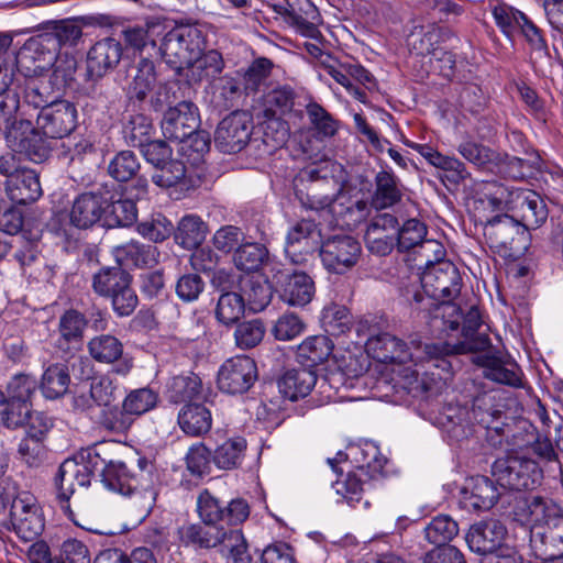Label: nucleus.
I'll return each mask as SVG.
<instances>
[{"label": "nucleus", "instance_id": "49530a36", "mask_svg": "<svg viewBox=\"0 0 563 563\" xmlns=\"http://www.w3.org/2000/svg\"><path fill=\"white\" fill-rule=\"evenodd\" d=\"M334 344L327 335L307 338L297 350L298 358L309 368L324 363L332 355Z\"/></svg>", "mask_w": 563, "mask_h": 563}, {"label": "nucleus", "instance_id": "2eb2a0df", "mask_svg": "<svg viewBox=\"0 0 563 563\" xmlns=\"http://www.w3.org/2000/svg\"><path fill=\"white\" fill-rule=\"evenodd\" d=\"M9 519L12 530L25 541H35L44 531L45 520L36 497L20 492L11 503Z\"/></svg>", "mask_w": 563, "mask_h": 563}, {"label": "nucleus", "instance_id": "aec40b11", "mask_svg": "<svg viewBox=\"0 0 563 563\" xmlns=\"http://www.w3.org/2000/svg\"><path fill=\"white\" fill-rule=\"evenodd\" d=\"M512 512L515 519L521 525L541 527L545 530L563 514V510L552 498L528 495L516 501Z\"/></svg>", "mask_w": 563, "mask_h": 563}, {"label": "nucleus", "instance_id": "4d7b16f0", "mask_svg": "<svg viewBox=\"0 0 563 563\" xmlns=\"http://www.w3.org/2000/svg\"><path fill=\"white\" fill-rule=\"evenodd\" d=\"M141 169V163L134 152L124 150L118 152L108 164V174L119 183L134 178Z\"/></svg>", "mask_w": 563, "mask_h": 563}, {"label": "nucleus", "instance_id": "8fccbe9b", "mask_svg": "<svg viewBox=\"0 0 563 563\" xmlns=\"http://www.w3.org/2000/svg\"><path fill=\"white\" fill-rule=\"evenodd\" d=\"M484 375L486 378L515 388L522 387L521 371L517 364H505L495 356H484Z\"/></svg>", "mask_w": 563, "mask_h": 563}, {"label": "nucleus", "instance_id": "79ce46f5", "mask_svg": "<svg viewBox=\"0 0 563 563\" xmlns=\"http://www.w3.org/2000/svg\"><path fill=\"white\" fill-rule=\"evenodd\" d=\"M201 393V378L191 372L172 377L166 385V397L173 404H190L199 399Z\"/></svg>", "mask_w": 563, "mask_h": 563}, {"label": "nucleus", "instance_id": "4c0bfd02", "mask_svg": "<svg viewBox=\"0 0 563 563\" xmlns=\"http://www.w3.org/2000/svg\"><path fill=\"white\" fill-rule=\"evenodd\" d=\"M5 192L18 205H29L42 196L38 175L32 169H22L20 175L5 181Z\"/></svg>", "mask_w": 563, "mask_h": 563}, {"label": "nucleus", "instance_id": "3c124183", "mask_svg": "<svg viewBox=\"0 0 563 563\" xmlns=\"http://www.w3.org/2000/svg\"><path fill=\"white\" fill-rule=\"evenodd\" d=\"M457 152L471 164L481 169L495 170L500 162V153L473 140H464L457 146Z\"/></svg>", "mask_w": 563, "mask_h": 563}, {"label": "nucleus", "instance_id": "a19ab883", "mask_svg": "<svg viewBox=\"0 0 563 563\" xmlns=\"http://www.w3.org/2000/svg\"><path fill=\"white\" fill-rule=\"evenodd\" d=\"M132 283V275L119 263L115 266H103L92 275L91 288L100 297L108 298Z\"/></svg>", "mask_w": 563, "mask_h": 563}, {"label": "nucleus", "instance_id": "338daca9", "mask_svg": "<svg viewBox=\"0 0 563 563\" xmlns=\"http://www.w3.org/2000/svg\"><path fill=\"white\" fill-rule=\"evenodd\" d=\"M306 113L312 130L321 137H331L338 131V121L321 104L310 101Z\"/></svg>", "mask_w": 563, "mask_h": 563}, {"label": "nucleus", "instance_id": "58836bf2", "mask_svg": "<svg viewBox=\"0 0 563 563\" xmlns=\"http://www.w3.org/2000/svg\"><path fill=\"white\" fill-rule=\"evenodd\" d=\"M103 207V227L129 228L137 220V207L132 198L114 199L107 192V203Z\"/></svg>", "mask_w": 563, "mask_h": 563}, {"label": "nucleus", "instance_id": "6e6552de", "mask_svg": "<svg viewBox=\"0 0 563 563\" xmlns=\"http://www.w3.org/2000/svg\"><path fill=\"white\" fill-rule=\"evenodd\" d=\"M109 322L106 310L92 303L86 312L78 309H66L58 319V346L67 350L70 344L79 345L85 338V330L89 327L95 332H104Z\"/></svg>", "mask_w": 563, "mask_h": 563}, {"label": "nucleus", "instance_id": "393cba45", "mask_svg": "<svg viewBox=\"0 0 563 563\" xmlns=\"http://www.w3.org/2000/svg\"><path fill=\"white\" fill-rule=\"evenodd\" d=\"M227 531L222 526L186 521L177 528L176 537L180 547L201 553L219 550Z\"/></svg>", "mask_w": 563, "mask_h": 563}, {"label": "nucleus", "instance_id": "603ef678", "mask_svg": "<svg viewBox=\"0 0 563 563\" xmlns=\"http://www.w3.org/2000/svg\"><path fill=\"white\" fill-rule=\"evenodd\" d=\"M269 278L271 274L266 280L251 277L243 282L241 286L242 296L245 299V303L247 302L252 310L261 311L271 302L274 287Z\"/></svg>", "mask_w": 563, "mask_h": 563}, {"label": "nucleus", "instance_id": "de8ad7c7", "mask_svg": "<svg viewBox=\"0 0 563 563\" xmlns=\"http://www.w3.org/2000/svg\"><path fill=\"white\" fill-rule=\"evenodd\" d=\"M70 384L68 367L55 363L47 366L42 375L40 390L46 399H58L64 396Z\"/></svg>", "mask_w": 563, "mask_h": 563}, {"label": "nucleus", "instance_id": "37998d69", "mask_svg": "<svg viewBox=\"0 0 563 563\" xmlns=\"http://www.w3.org/2000/svg\"><path fill=\"white\" fill-rule=\"evenodd\" d=\"M162 33L163 25L159 22L147 21L143 25L124 27L121 36L126 48L142 53L147 47L155 48Z\"/></svg>", "mask_w": 563, "mask_h": 563}, {"label": "nucleus", "instance_id": "13d9d810", "mask_svg": "<svg viewBox=\"0 0 563 563\" xmlns=\"http://www.w3.org/2000/svg\"><path fill=\"white\" fill-rule=\"evenodd\" d=\"M321 320L325 332L333 336L347 333L354 324L351 311L340 305L325 307Z\"/></svg>", "mask_w": 563, "mask_h": 563}, {"label": "nucleus", "instance_id": "052dcab7", "mask_svg": "<svg viewBox=\"0 0 563 563\" xmlns=\"http://www.w3.org/2000/svg\"><path fill=\"white\" fill-rule=\"evenodd\" d=\"M31 404H22L7 398L0 391V426L8 429H18L25 424L30 415Z\"/></svg>", "mask_w": 563, "mask_h": 563}, {"label": "nucleus", "instance_id": "1a4fd4ad", "mask_svg": "<svg viewBox=\"0 0 563 563\" xmlns=\"http://www.w3.org/2000/svg\"><path fill=\"white\" fill-rule=\"evenodd\" d=\"M122 55V43L113 37L99 40L88 49L85 80L90 84L91 98L100 100L103 97L102 86L98 82L117 68Z\"/></svg>", "mask_w": 563, "mask_h": 563}, {"label": "nucleus", "instance_id": "a211bd4d", "mask_svg": "<svg viewBox=\"0 0 563 563\" xmlns=\"http://www.w3.org/2000/svg\"><path fill=\"white\" fill-rule=\"evenodd\" d=\"M318 251L329 272L343 274L356 265L362 247L355 238L342 234L322 242Z\"/></svg>", "mask_w": 563, "mask_h": 563}, {"label": "nucleus", "instance_id": "a18cd8bd", "mask_svg": "<svg viewBox=\"0 0 563 563\" xmlns=\"http://www.w3.org/2000/svg\"><path fill=\"white\" fill-rule=\"evenodd\" d=\"M208 225L196 214H187L174 228L175 242L186 250L199 246L206 239Z\"/></svg>", "mask_w": 563, "mask_h": 563}, {"label": "nucleus", "instance_id": "c9c22d12", "mask_svg": "<svg viewBox=\"0 0 563 563\" xmlns=\"http://www.w3.org/2000/svg\"><path fill=\"white\" fill-rule=\"evenodd\" d=\"M316 384L317 375L307 366L287 369L277 382L280 394L291 401L308 396Z\"/></svg>", "mask_w": 563, "mask_h": 563}, {"label": "nucleus", "instance_id": "4be33fe9", "mask_svg": "<svg viewBox=\"0 0 563 563\" xmlns=\"http://www.w3.org/2000/svg\"><path fill=\"white\" fill-rule=\"evenodd\" d=\"M90 357L104 365H112V372L126 376L133 368V360L124 354L123 343L110 333L93 335L87 343Z\"/></svg>", "mask_w": 563, "mask_h": 563}, {"label": "nucleus", "instance_id": "412c9836", "mask_svg": "<svg viewBox=\"0 0 563 563\" xmlns=\"http://www.w3.org/2000/svg\"><path fill=\"white\" fill-rule=\"evenodd\" d=\"M484 235L492 249L498 251H519L526 247L525 229L508 213L488 219L484 225Z\"/></svg>", "mask_w": 563, "mask_h": 563}, {"label": "nucleus", "instance_id": "bb28decb", "mask_svg": "<svg viewBox=\"0 0 563 563\" xmlns=\"http://www.w3.org/2000/svg\"><path fill=\"white\" fill-rule=\"evenodd\" d=\"M104 203H107V192L103 190L78 195L69 212L70 224L80 230L90 229L97 223L103 225Z\"/></svg>", "mask_w": 563, "mask_h": 563}, {"label": "nucleus", "instance_id": "b1692460", "mask_svg": "<svg viewBox=\"0 0 563 563\" xmlns=\"http://www.w3.org/2000/svg\"><path fill=\"white\" fill-rule=\"evenodd\" d=\"M322 243L321 229L310 219H301L287 233L285 252L294 264L307 262Z\"/></svg>", "mask_w": 563, "mask_h": 563}, {"label": "nucleus", "instance_id": "39448f33", "mask_svg": "<svg viewBox=\"0 0 563 563\" xmlns=\"http://www.w3.org/2000/svg\"><path fill=\"white\" fill-rule=\"evenodd\" d=\"M92 460L88 459V448L82 450L73 459H66L58 467L54 477V485L57 490V499L60 508L76 525L74 512L69 506V499L76 490V487H88L91 478L96 474L92 466Z\"/></svg>", "mask_w": 563, "mask_h": 563}, {"label": "nucleus", "instance_id": "69168bd1", "mask_svg": "<svg viewBox=\"0 0 563 563\" xmlns=\"http://www.w3.org/2000/svg\"><path fill=\"white\" fill-rule=\"evenodd\" d=\"M225 504L213 496L208 489H203L197 498V512L200 521L219 526L221 521H225Z\"/></svg>", "mask_w": 563, "mask_h": 563}, {"label": "nucleus", "instance_id": "9d476101", "mask_svg": "<svg viewBox=\"0 0 563 563\" xmlns=\"http://www.w3.org/2000/svg\"><path fill=\"white\" fill-rule=\"evenodd\" d=\"M314 191V188H311V194H308L305 206L312 210L328 208L333 217L349 229L356 228L369 213L367 201L353 198L346 191L339 190L335 196L317 195Z\"/></svg>", "mask_w": 563, "mask_h": 563}, {"label": "nucleus", "instance_id": "f257e3e1", "mask_svg": "<svg viewBox=\"0 0 563 563\" xmlns=\"http://www.w3.org/2000/svg\"><path fill=\"white\" fill-rule=\"evenodd\" d=\"M111 442H99L88 448V459L92 460L96 473L101 482L111 490L123 495L131 494L139 488H147L153 484L155 466L146 457H139L136 466L129 467L126 463L114 459Z\"/></svg>", "mask_w": 563, "mask_h": 563}, {"label": "nucleus", "instance_id": "c756f323", "mask_svg": "<svg viewBox=\"0 0 563 563\" xmlns=\"http://www.w3.org/2000/svg\"><path fill=\"white\" fill-rule=\"evenodd\" d=\"M499 497L496 483L487 476L478 475L461 489L460 505L467 511H486L494 507Z\"/></svg>", "mask_w": 563, "mask_h": 563}, {"label": "nucleus", "instance_id": "f704fd0d", "mask_svg": "<svg viewBox=\"0 0 563 563\" xmlns=\"http://www.w3.org/2000/svg\"><path fill=\"white\" fill-rule=\"evenodd\" d=\"M404 191L405 186L393 172L379 170L374 178L371 206L376 210L391 208L401 202Z\"/></svg>", "mask_w": 563, "mask_h": 563}, {"label": "nucleus", "instance_id": "a878e982", "mask_svg": "<svg viewBox=\"0 0 563 563\" xmlns=\"http://www.w3.org/2000/svg\"><path fill=\"white\" fill-rule=\"evenodd\" d=\"M200 125L198 108L190 101L178 102L164 113L161 126L166 139L183 142Z\"/></svg>", "mask_w": 563, "mask_h": 563}, {"label": "nucleus", "instance_id": "7c9ffc66", "mask_svg": "<svg viewBox=\"0 0 563 563\" xmlns=\"http://www.w3.org/2000/svg\"><path fill=\"white\" fill-rule=\"evenodd\" d=\"M506 533V527L500 521L492 519L473 525L465 540L471 551L486 559L501 547Z\"/></svg>", "mask_w": 563, "mask_h": 563}, {"label": "nucleus", "instance_id": "774afa93", "mask_svg": "<svg viewBox=\"0 0 563 563\" xmlns=\"http://www.w3.org/2000/svg\"><path fill=\"white\" fill-rule=\"evenodd\" d=\"M219 551L222 554L228 553L231 563H253V559L249 553L247 542L239 529H229L227 531Z\"/></svg>", "mask_w": 563, "mask_h": 563}, {"label": "nucleus", "instance_id": "20e7f679", "mask_svg": "<svg viewBox=\"0 0 563 563\" xmlns=\"http://www.w3.org/2000/svg\"><path fill=\"white\" fill-rule=\"evenodd\" d=\"M206 47L203 32L196 24H176L159 44L162 59L177 74L190 68Z\"/></svg>", "mask_w": 563, "mask_h": 563}, {"label": "nucleus", "instance_id": "2f4dec72", "mask_svg": "<svg viewBox=\"0 0 563 563\" xmlns=\"http://www.w3.org/2000/svg\"><path fill=\"white\" fill-rule=\"evenodd\" d=\"M548 214L545 202L536 191L525 189L521 196H516L511 216L526 233L540 228L547 221Z\"/></svg>", "mask_w": 563, "mask_h": 563}, {"label": "nucleus", "instance_id": "9b49d317", "mask_svg": "<svg viewBox=\"0 0 563 563\" xmlns=\"http://www.w3.org/2000/svg\"><path fill=\"white\" fill-rule=\"evenodd\" d=\"M423 291L438 301H453L463 286L461 273L451 261L432 262L428 258L420 277Z\"/></svg>", "mask_w": 563, "mask_h": 563}, {"label": "nucleus", "instance_id": "bf43d9fd", "mask_svg": "<svg viewBox=\"0 0 563 563\" xmlns=\"http://www.w3.org/2000/svg\"><path fill=\"white\" fill-rule=\"evenodd\" d=\"M245 311V299L241 294L225 291L218 299L216 318L219 322L230 325L236 323Z\"/></svg>", "mask_w": 563, "mask_h": 563}, {"label": "nucleus", "instance_id": "f8f14e48", "mask_svg": "<svg viewBox=\"0 0 563 563\" xmlns=\"http://www.w3.org/2000/svg\"><path fill=\"white\" fill-rule=\"evenodd\" d=\"M496 25L509 38L520 34L534 51L549 53L548 42L543 31L523 12L508 4H497L493 8Z\"/></svg>", "mask_w": 563, "mask_h": 563}, {"label": "nucleus", "instance_id": "f03ea898", "mask_svg": "<svg viewBox=\"0 0 563 563\" xmlns=\"http://www.w3.org/2000/svg\"><path fill=\"white\" fill-rule=\"evenodd\" d=\"M462 340L456 343H426L424 352L429 360L434 361V367L443 372L452 371L451 358L457 355L482 352L490 347V339L486 333H479L482 317L477 307L472 306L462 317Z\"/></svg>", "mask_w": 563, "mask_h": 563}, {"label": "nucleus", "instance_id": "e2e57ef3", "mask_svg": "<svg viewBox=\"0 0 563 563\" xmlns=\"http://www.w3.org/2000/svg\"><path fill=\"white\" fill-rule=\"evenodd\" d=\"M397 232V247L399 252H408L413 249H419L426 241L427 227L418 219H408L404 224L396 230Z\"/></svg>", "mask_w": 563, "mask_h": 563}, {"label": "nucleus", "instance_id": "09e8293b", "mask_svg": "<svg viewBox=\"0 0 563 563\" xmlns=\"http://www.w3.org/2000/svg\"><path fill=\"white\" fill-rule=\"evenodd\" d=\"M269 260L268 249L258 242H242L233 253L234 266L242 272H257Z\"/></svg>", "mask_w": 563, "mask_h": 563}, {"label": "nucleus", "instance_id": "c03bdc74", "mask_svg": "<svg viewBox=\"0 0 563 563\" xmlns=\"http://www.w3.org/2000/svg\"><path fill=\"white\" fill-rule=\"evenodd\" d=\"M247 441L243 437L227 439L217 445L212 452V462L224 471H232L241 467L246 455Z\"/></svg>", "mask_w": 563, "mask_h": 563}, {"label": "nucleus", "instance_id": "4468645a", "mask_svg": "<svg viewBox=\"0 0 563 563\" xmlns=\"http://www.w3.org/2000/svg\"><path fill=\"white\" fill-rule=\"evenodd\" d=\"M269 273V282L274 290L287 305L305 307L312 300L316 291L314 282L305 272L291 271L274 264Z\"/></svg>", "mask_w": 563, "mask_h": 563}, {"label": "nucleus", "instance_id": "e433bc0d", "mask_svg": "<svg viewBox=\"0 0 563 563\" xmlns=\"http://www.w3.org/2000/svg\"><path fill=\"white\" fill-rule=\"evenodd\" d=\"M211 103L216 109L229 110L239 104L245 95L242 87V78L239 73L235 76L227 74L219 76L210 82Z\"/></svg>", "mask_w": 563, "mask_h": 563}, {"label": "nucleus", "instance_id": "ea45409f", "mask_svg": "<svg viewBox=\"0 0 563 563\" xmlns=\"http://www.w3.org/2000/svg\"><path fill=\"white\" fill-rule=\"evenodd\" d=\"M178 424L188 435H203L211 429V412L203 404H186L178 412Z\"/></svg>", "mask_w": 563, "mask_h": 563}, {"label": "nucleus", "instance_id": "5fc2aeb1", "mask_svg": "<svg viewBox=\"0 0 563 563\" xmlns=\"http://www.w3.org/2000/svg\"><path fill=\"white\" fill-rule=\"evenodd\" d=\"M426 539L437 547H446L459 534V525L449 515H438L424 527Z\"/></svg>", "mask_w": 563, "mask_h": 563}, {"label": "nucleus", "instance_id": "cd10ccee", "mask_svg": "<svg viewBox=\"0 0 563 563\" xmlns=\"http://www.w3.org/2000/svg\"><path fill=\"white\" fill-rule=\"evenodd\" d=\"M7 142L13 152L25 155L34 163L45 162L52 152L49 137L36 126L34 128L30 120V126L10 132L7 135Z\"/></svg>", "mask_w": 563, "mask_h": 563}, {"label": "nucleus", "instance_id": "72a5a7b5", "mask_svg": "<svg viewBox=\"0 0 563 563\" xmlns=\"http://www.w3.org/2000/svg\"><path fill=\"white\" fill-rule=\"evenodd\" d=\"M114 256L122 267L151 269L158 264L161 252L155 245L131 240L114 247Z\"/></svg>", "mask_w": 563, "mask_h": 563}, {"label": "nucleus", "instance_id": "0e129e2a", "mask_svg": "<svg viewBox=\"0 0 563 563\" xmlns=\"http://www.w3.org/2000/svg\"><path fill=\"white\" fill-rule=\"evenodd\" d=\"M296 93L289 86H282L268 91L264 96V113L267 118L284 115L291 111Z\"/></svg>", "mask_w": 563, "mask_h": 563}, {"label": "nucleus", "instance_id": "f3484780", "mask_svg": "<svg viewBox=\"0 0 563 563\" xmlns=\"http://www.w3.org/2000/svg\"><path fill=\"white\" fill-rule=\"evenodd\" d=\"M126 79L124 91L128 107H132L133 110L146 111L144 104L157 84L154 62L148 57H141L126 70Z\"/></svg>", "mask_w": 563, "mask_h": 563}, {"label": "nucleus", "instance_id": "5701e85b", "mask_svg": "<svg viewBox=\"0 0 563 563\" xmlns=\"http://www.w3.org/2000/svg\"><path fill=\"white\" fill-rule=\"evenodd\" d=\"M77 109L68 100H57L36 115V125L49 139L68 136L77 126Z\"/></svg>", "mask_w": 563, "mask_h": 563}, {"label": "nucleus", "instance_id": "6ab92c4d", "mask_svg": "<svg viewBox=\"0 0 563 563\" xmlns=\"http://www.w3.org/2000/svg\"><path fill=\"white\" fill-rule=\"evenodd\" d=\"M255 361L247 355L227 360L218 372V387L221 391L236 395L246 393L257 379Z\"/></svg>", "mask_w": 563, "mask_h": 563}, {"label": "nucleus", "instance_id": "dca6fc26", "mask_svg": "<svg viewBox=\"0 0 563 563\" xmlns=\"http://www.w3.org/2000/svg\"><path fill=\"white\" fill-rule=\"evenodd\" d=\"M253 128V119L249 112L233 111L218 124L214 144L222 153H239L251 142Z\"/></svg>", "mask_w": 563, "mask_h": 563}, {"label": "nucleus", "instance_id": "864d4df0", "mask_svg": "<svg viewBox=\"0 0 563 563\" xmlns=\"http://www.w3.org/2000/svg\"><path fill=\"white\" fill-rule=\"evenodd\" d=\"M21 109L20 101L15 95H0V135H10V132L30 126V120L18 119V111Z\"/></svg>", "mask_w": 563, "mask_h": 563}, {"label": "nucleus", "instance_id": "423d86ee", "mask_svg": "<svg viewBox=\"0 0 563 563\" xmlns=\"http://www.w3.org/2000/svg\"><path fill=\"white\" fill-rule=\"evenodd\" d=\"M409 338H412L409 343L410 345L389 333H379L367 340L366 351L380 363L405 364L424 361L434 367V361L429 360L427 356L424 352L426 344L419 339L420 336L412 334Z\"/></svg>", "mask_w": 563, "mask_h": 563}, {"label": "nucleus", "instance_id": "6e6d98bb", "mask_svg": "<svg viewBox=\"0 0 563 563\" xmlns=\"http://www.w3.org/2000/svg\"><path fill=\"white\" fill-rule=\"evenodd\" d=\"M154 126L152 120L144 113H136L130 117L123 126L125 143L132 147L140 148L152 140Z\"/></svg>", "mask_w": 563, "mask_h": 563}, {"label": "nucleus", "instance_id": "680f3d73", "mask_svg": "<svg viewBox=\"0 0 563 563\" xmlns=\"http://www.w3.org/2000/svg\"><path fill=\"white\" fill-rule=\"evenodd\" d=\"M523 190L525 189H510L500 183L492 181L485 184L484 197L492 209L511 212L516 196H521Z\"/></svg>", "mask_w": 563, "mask_h": 563}, {"label": "nucleus", "instance_id": "ddd939ff", "mask_svg": "<svg viewBox=\"0 0 563 563\" xmlns=\"http://www.w3.org/2000/svg\"><path fill=\"white\" fill-rule=\"evenodd\" d=\"M428 419L453 441H462L473 434L471 410L460 404H420Z\"/></svg>", "mask_w": 563, "mask_h": 563}, {"label": "nucleus", "instance_id": "7ed1b4c3", "mask_svg": "<svg viewBox=\"0 0 563 563\" xmlns=\"http://www.w3.org/2000/svg\"><path fill=\"white\" fill-rule=\"evenodd\" d=\"M41 33L24 46V53H41L37 68L44 69L56 62L63 47H74L82 37V23L77 18L51 20L40 25Z\"/></svg>", "mask_w": 563, "mask_h": 563}, {"label": "nucleus", "instance_id": "0eeeda50", "mask_svg": "<svg viewBox=\"0 0 563 563\" xmlns=\"http://www.w3.org/2000/svg\"><path fill=\"white\" fill-rule=\"evenodd\" d=\"M496 483L509 490H529L540 485L542 470L531 459L520 455H506L492 465Z\"/></svg>", "mask_w": 563, "mask_h": 563}, {"label": "nucleus", "instance_id": "c85d7f7f", "mask_svg": "<svg viewBox=\"0 0 563 563\" xmlns=\"http://www.w3.org/2000/svg\"><path fill=\"white\" fill-rule=\"evenodd\" d=\"M273 10L301 35L314 38L319 33L313 20L318 10L310 0H290L273 4Z\"/></svg>", "mask_w": 563, "mask_h": 563}, {"label": "nucleus", "instance_id": "473e14b6", "mask_svg": "<svg viewBox=\"0 0 563 563\" xmlns=\"http://www.w3.org/2000/svg\"><path fill=\"white\" fill-rule=\"evenodd\" d=\"M398 385L412 398L429 404L441 395L444 382L442 377L433 373L420 374L418 371L407 367L404 369Z\"/></svg>", "mask_w": 563, "mask_h": 563}]
</instances>
